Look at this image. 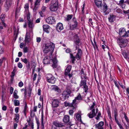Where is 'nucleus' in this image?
<instances>
[{
	"label": "nucleus",
	"instance_id": "f257e3e1",
	"mask_svg": "<svg viewBox=\"0 0 129 129\" xmlns=\"http://www.w3.org/2000/svg\"><path fill=\"white\" fill-rule=\"evenodd\" d=\"M55 47V45L53 43L49 42L46 44L43 50L44 53H47L49 52L51 54H52Z\"/></svg>",
	"mask_w": 129,
	"mask_h": 129
},
{
	"label": "nucleus",
	"instance_id": "f03ea898",
	"mask_svg": "<svg viewBox=\"0 0 129 129\" xmlns=\"http://www.w3.org/2000/svg\"><path fill=\"white\" fill-rule=\"evenodd\" d=\"M58 0H52L51 2L49 7L50 10L52 12L56 11L59 8Z\"/></svg>",
	"mask_w": 129,
	"mask_h": 129
},
{
	"label": "nucleus",
	"instance_id": "7ed1b4c3",
	"mask_svg": "<svg viewBox=\"0 0 129 129\" xmlns=\"http://www.w3.org/2000/svg\"><path fill=\"white\" fill-rule=\"evenodd\" d=\"M87 77L85 76H82L81 77V80L80 82V87L83 88L85 92H87L88 89V86L86 85V79Z\"/></svg>",
	"mask_w": 129,
	"mask_h": 129
},
{
	"label": "nucleus",
	"instance_id": "20e7f679",
	"mask_svg": "<svg viewBox=\"0 0 129 129\" xmlns=\"http://www.w3.org/2000/svg\"><path fill=\"white\" fill-rule=\"evenodd\" d=\"M82 53L81 50L80 48H78L77 49V52L75 57L72 54H70V57L72 59V63H74L75 58L77 59L78 60L80 59L81 57Z\"/></svg>",
	"mask_w": 129,
	"mask_h": 129
},
{
	"label": "nucleus",
	"instance_id": "39448f33",
	"mask_svg": "<svg viewBox=\"0 0 129 129\" xmlns=\"http://www.w3.org/2000/svg\"><path fill=\"white\" fill-rule=\"evenodd\" d=\"M95 106V103H93L92 105L91 106V109H92V112L88 113L87 115L90 118H92L95 116L96 114L97 113L98 111L97 108L96 109V112H95V109L94 106Z\"/></svg>",
	"mask_w": 129,
	"mask_h": 129
},
{
	"label": "nucleus",
	"instance_id": "423d86ee",
	"mask_svg": "<svg viewBox=\"0 0 129 129\" xmlns=\"http://www.w3.org/2000/svg\"><path fill=\"white\" fill-rule=\"evenodd\" d=\"M118 44L121 48L125 47L127 46V40L122 38H118L117 40Z\"/></svg>",
	"mask_w": 129,
	"mask_h": 129
},
{
	"label": "nucleus",
	"instance_id": "0eeeda50",
	"mask_svg": "<svg viewBox=\"0 0 129 129\" xmlns=\"http://www.w3.org/2000/svg\"><path fill=\"white\" fill-rule=\"evenodd\" d=\"M47 81L48 82L54 84L55 82L56 79L51 74H48L46 75Z\"/></svg>",
	"mask_w": 129,
	"mask_h": 129
},
{
	"label": "nucleus",
	"instance_id": "6e6552de",
	"mask_svg": "<svg viewBox=\"0 0 129 129\" xmlns=\"http://www.w3.org/2000/svg\"><path fill=\"white\" fill-rule=\"evenodd\" d=\"M27 25L29 28L28 31V32L30 33L33 34V29L34 27V25L33 24L32 21L28 20L27 21Z\"/></svg>",
	"mask_w": 129,
	"mask_h": 129
},
{
	"label": "nucleus",
	"instance_id": "1a4fd4ad",
	"mask_svg": "<svg viewBox=\"0 0 129 129\" xmlns=\"http://www.w3.org/2000/svg\"><path fill=\"white\" fill-rule=\"evenodd\" d=\"M71 22L72 24L70 26V29H71L73 30L77 27L78 25V23L75 17L73 18Z\"/></svg>",
	"mask_w": 129,
	"mask_h": 129
},
{
	"label": "nucleus",
	"instance_id": "9d476101",
	"mask_svg": "<svg viewBox=\"0 0 129 129\" xmlns=\"http://www.w3.org/2000/svg\"><path fill=\"white\" fill-rule=\"evenodd\" d=\"M70 91L69 90L64 91L62 93V98L64 100L67 99L70 93Z\"/></svg>",
	"mask_w": 129,
	"mask_h": 129
},
{
	"label": "nucleus",
	"instance_id": "9b49d317",
	"mask_svg": "<svg viewBox=\"0 0 129 129\" xmlns=\"http://www.w3.org/2000/svg\"><path fill=\"white\" fill-rule=\"evenodd\" d=\"M33 34L30 33L29 32H27L25 38V42L26 43H29L31 41V38L30 37V35H32Z\"/></svg>",
	"mask_w": 129,
	"mask_h": 129
},
{
	"label": "nucleus",
	"instance_id": "f8f14e48",
	"mask_svg": "<svg viewBox=\"0 0 129 129\" xmlns=\"http://www.w3.org/2000/svg\"><path fill=\"white\" fill-rule=\"evenodd\" d=\"M82 99V98L81 95L79 94V95L76 97L75 98V99L73 100V103L74 104L75 106L77 103H78L79 101L81 100Z\"/></svg>",
	"mask_w": 129,
	"mask_h": 129
},
{
	"label": "nucleus",
	"instance_id": "ddd939ff",
	"mask_svg": "<svg viewBox=\"0 0 129 129\" xmlns=\"http://www.w3.org/2000/svg\"><path fill=\"white\" fill-rule=\"evenodd\" d=\"M55 21L54 18L52 16L49 17L46 19V22L49 24L54 23L55 22Z\"/></svg>",
	"mask_w": 129,
	"mask_h": 129
},
{
	"label": "nucleus",
	"instance_id": "4468645a",
	"mask_svg": "<svg viewBox=\"0 0 129 129\" xmlns=\"http://www.w3.org/2000/svg\"><path fill=\"white\" fill-rule=\"evenodd\" d=\"M53 64L52 66L53 68H57L59 69L60 67L57 64V61L56 58H55L52 59Z\"/></svg>",
	"mask_w": 129,
	"mask_h": 129
},
{
	"label": "nucleus",
	"instance_id": "2eb2a0df",
	"mask_svg": "<svg viewBox=\"0 0 129 129\" xmlns=\"http://www.w3.org/2000/svg\"><path fill=\"white\" fill-rule=\"evenodd\" d=\"M104 124L103 121H100L98 124L95 125V128L98 129H104L103 127Z\"/></svg>",
	"mask_w": 129,
	"mask_h": 129
},
{
	"label": "nucleus",
	"instance_id": "dca6fc26",
	"mask_svg": "<svg viewBox=\"0 0 129 129\" xmlns=\"http://www.w3.org/2000/svg\"><path fill=\"white\" fill-rule=\"evenodd\" d=\"M59 102V101L58 100L56 99L53 100L52 103V107H58Z\"/></svg>",
	"mask_w": 129,
	"mask_h": 129
},
{
	"label": "nucleus",
	"instance_id": "f3484780",
	"mask_svg": "<svg viewBox=\"0 0 129 129\" xmlns=\"http://www.w3.org/2000/svg\"><path fill=\"white\" fill-rule=\"evenodd\" d=\"M81 112H78L75 114L74 117L75 118H76L77 120L81 122Z\"/></svg>",
	"mask_w": 129,
	"mask_h": 129
},
{
	"label": "nucleus",
	"instance_id": "a211bd4d",
	"mask_svg": "<svg viewBox=\"0 0 129 129\" xmlns=\"http://www.w3.org/2000/svg\"><path fill=\"white\" fill-rule=\"evenodd\" d=\"M43 29L44 31L47 33L49 32L50 28L49 26L47 24H44L43 25Z\"/></svg>",
	"mask_w": 129,
	"mask_h": 129
},
{
	"label": "nucleus",
	"instance_id": "6ab92c4d",
	"mask_svg": "<svg viewBox=\"0 0 129 129\" xmlns=\"http://www.w3.org/2000/svg\"><path fill=\"white\" fill-rule=\"evenodd\" d=\"M53 123L56 127H62L64 125V124L59 123V122L57 121L53 122Z\"/></svg>",
	"mask_w": 129,
	"mask_h": 129
},
{
	"label": "nucleus",
	"instance_id": "aec40b11",
	"mask_svg": "<svg viewBox=\"0 0 129 129\" xmlns=\"http://www.w3.org/2000/svg\"><path fill=\"white\" fill-rule=\"evenodd\" d=\"M12 0H7L5 4V7L7 9H8L10 7L12 4L11 2Z\"/></svg>",
	"mask_w": 129,
	"mask_h": 129
},
{
	"label": "nucleus",
	"instance_id": "412c9836",
	"mask_svg": "<svg viewBox=\"0 0 129 129\" xmlns=\"http://www.w3.org/2000/svg\"><path fill=\"white\" fill-rule=\"evenodd\" d=\"M56 29L58 32H60L61 30L63 29V27L62 24L60 23H58L57 25Z\"/></svg>",
	"mask_w": 129,
	"mask_h": 129
},
{
	"label": "nucleus",
	"instance_id": "4be33fe9",
	"mask_svg": "<svg viewBox=\"0 0 129 129\" xmlns=\"http://www.w3.org/2000/svg\"><path fill=\"white\" fill-rule=\"evenodd\" d=\"M122 54L124 57L126 59L129 63V52H127V53L123 52Z\"/></svg>",
	"mask_w": 129,
	"mask_h": 129
},
{
	"label": "nucleus",
	"instance_id": "5701e85b",
	"mask_svg": "<svg viewBox=\"0 0 129 129\" xmlns=\"http://www.w3.org/2000/svg\"><path fill=\"white\" fill-rule=\"evenodd\" d=\"M74 106H72V107L70 108V109L69 111V114L71 115H73L74 112L75 111L76 109L75 107Z\"/></svg>",
	"mask_w": 129,
	"mask_h": 129
},
{
	"label": "nucleus",
	"instance_id": "b1692460",
	"mask_svg": "<svg viewBox=\"0 0 129 129\" xmlns=\"http://www.w3.org/2000/svg\"><path fill=\"white\" fill-rule=\"evenodd\" d=\"M115 16L113 15H110V17H109L108 19L109 22H113L115 20Z\"/></svg>",
	"mask_w": 129,
	"mask_h": 129
},
{
	"label": "nucleus",
	"instance_id": "393cba45",
	"mask_svg": "<svg viewBox=\"0 0 129 129\" xmlns=\"http://www.w3.org/2000/svg\"><path fill=\"white\" fill-rule=\"evenodd\" d=\"M125 30L124 28H121L120 29L119 32V33L120 36L123 35L125 34Z\"/></svg>",
	"mask_w": 129,
	"mask_h": 129
},
{
	"label": "nucleus",
	"instance_id": "a878e982",
	"mask_svg": "<svg viewBox=\"0 0 129 129\" xmlns=\"http://www.w3.org/2000/svg\"><path fill=\"white\" fill-rule=\"evenodd\" d=\"M71 68V66H67V68L65 72V75L67 76V75L69 73L70 71Z\"/></svg>",
	"mask_w": 129,
	"mask_h": 129
},
{
	"label": "nucleus",
	"instance_id": "bb28decb",
	"mask_svg": "<svg viewBox=\"0 0 129 129\" xmlns=\"http://www.w3.org/2000/svg\"><path fill=\"white\" fill-rule=\"evenodd\" d=\"M70 120V117L68 115L64 116L63 119V121L65 123L68 122Z\"/></svg>",
	"mask_w": 129,
	"mask_h": 129
},
{
	"label": "nucleus",
	"instance_id": "cd10ccee",
	"mask_svg": "<svg viewBox=\"0 0 129 129\" xmlns=\"http://www.w3.org/2000/svg\"><path fill=\"white\" fill-rule=\"evenodd\" d=\"M43 62L45 64H47L49 63L50 60L48 57L46 56L43 59Z\"/></svg>",
	"mask_w": 129,
	"mask_h": 129
},
{
	"label": "nucleus",
	"instance_id": "c85d7f7f",
	"mask_svg": "<svg viewBox=\"0 0 129 129\" xmlns=\"http://www.w3.org/2000/svg\"><path fill=\"white\" fill-rule=\"evenodd\" d=\"M94 2L96 5L98 7L101 6L102 2V0H94Z\"/></svg>",
	"mask_w": 129,
	"mask_h": 129
},
{
	"label": "nucleus",
	"instance_id": "c756f323",
	"mask_svg": "<svg viewBox=\"0 0 129 129\" xmlns=\"http://www.w3.org/2000/svg\"><path fill=\"white\" fill-rule=\"evenodd\" d=\"M64 105L66 107L68 106L72 107V106H75V105L74 103H73V102L71 103H69L67 102H64Z\"/></svg>",
	"mask_w": 129,
	"mask_h": 129
},
{
	"label": "nucleus",
	"instance_id": "7c9ffc66",
	"mask_svg": "<svg viewBox=\"0 0 129 129\" xmlns=\"http://www.w3.org/2000/svg\"><path fill=\"white\" fill-rule=\"evenodd\" d=\"M124 0H120L118 4V5L121 6L122 8H124L125 7V5L124 4Z\"/></svg>",
	"mask_w": 129,
	"mask_h": 129
},
{
	"label": "nucleus",
	"instance_id": "2f4dec72",
	"mask_svg": "<svg viewBox=\"0 0 129 129\" xmlns=\"http://www.w3.org/2000/svg\"><path fill=\"white\" fill-rule=\"evenodd\" d=\"M44 115L43 112L41 113V127L43 129L44 128Z\"/></svg>",
	"mask_w": 129,
	"mask_h": 129
},
{
	"label": "nucleus",
	"instance_id": "473e14b6",
	"mask_svg": "<svg viewBox=\"0 0 129 129\" xmlns=\"http://www.w3.org/2000/svg\"><path fill=\"white\" fill-rule=\"evenodd\" d=\"M40 5V3L39 2H37L36 1L35 3V6L34 8L33 9V10L34 11L36 10L37 8V6H39Z\"/></svg>",
	"mask_w": 129,
	"mask_h": 129
},
{
	"label": "nucleus",
	"instance_id": "72a5a7b5",
	"mask_svg": "<svg viewBox=\"0 0 129 129\" xmlns=\"http://www.w3.org/2000/svg\"><path fill=\"white\" fill-rule=\"evenodd\" d=\"M53 89L55 91H56L58 92H61L60 89L56 86H54L53 88Z\"/></svg>",
	"mask_w": 129,
	"mask_h": 129
},
{
	"label": "nucleus",
	"instance_id": "f704fd0d",
	"mask_svg": "<svg viewBox=\"0 0 129 129\" xmlns=\"http://www.w3.org/2000/svg\"><path fill=\"white\" fill-rule=\"evenodd\" d=\"M107 10V5H104L103 6V12L106 15L109 13V12H106Z\"/></svg>",
	"mask_w": 129,
	"mask_h": 129
},
{
	"label": "nucleus",
	"instance_id": "c9c22d12",
	"mask_svg": "<svg viewBox=\"0 0 129 129\" xmlns=\"http://www.w3.org/2000/svg\"><path fill=\"white\" fill-rule=\"evenodd\" d=\"M15 115L16 117L15 118L16 122L17 123H18L19 121V115L18 114H15Z\"/></svg>",
	"mask_w": 129,
	"mask_h": 129
},
{
	"label": "nucleus",
	"instance_id": "e433bc0d",
	"mask_svg": "<svg viewBox=\"0 0 129 129\" xmlns=\"http://www.w3.org/2000/svg\"><path fill=\"white\" fill-rule=\"evenodd\" d=\"M13 102L15 106H18L19 105L20 103L19 100H14Z\"/></svg>",
	"mask_w": 129,
	"mask_h": 129
},
{
	"label": "nucleus",
	"instance_id": "4c0bfd02",
	"mask_svg": "<svg viewBox=\"0 0 129 129\" xmlns=\"http://www.w3.org/2000/svg\"><path fill=\"white\" fill-rule=\"evenodd\" d=\"M17 91L16 90H15L13 93V96L16 99H17L18 98V96L17 95Z\"/></svg>",
	"mask_w": 129,
	"mask_h": 129
},
{
	"label": "nucleus",
	"instance_id": "58836bf2",
	"mask_svg": "<svg viewBox=\"0 0 129 129\" xmlns=\"http://www.w3.org/2000/svg\"><path fill=\"white\" fill-rule=\"evenodd\" d=\"M24 8L26 12H28L29 5L28 3L25 4Z\"/></svg>",
	"mask_w": 129,
	"mask_h": 129
},
{
	"label": "nucleus",
	"instance_id": "ea45409f",
	"mask_svg": "<svg viewBox=\"0 0 129 129\" xmlns=\"http://www.w3.org/2000/svg\"><path fill=\"white\" fill-rule=\"evenodd\" d=\"M21 59L22 62L26 64H27L28 62H29L28 60L26 58H25L24 59L21 58Z\"/></svg>",
	"mask_w": 129,
	"mask_h": 129
},
{
	"label": "nucleus",
	"instance_id": "a19ab883",
	"mask_svg": "<svg viewBox=\"0 0 129 129\" xmlns=\"http://www.w3.org/2000/svg\"><path fill=\"white\" fill-rule=\"evenodd\" d=\"M124 117L127 122V125L129 126V120L125 113H124Z\"/></svg>",
	"mask_w": 129,
	"mask_h": 129
},
{
	"label": "nucleus",
	"instance_id": "79ce46f5",
	"mask_svg": "<svg viewBox=\"0 0 129 129\" xmlns=\"http://www.w3.org/2000/svg\"><path fill=\"white\" fill-rule=\"evenodd\" d=\"M28 124L31 127L32 129L34 128V124L32 122L28 121Z\"/></svg>",
	"mask_w": 129,
	"mask_h": 129
},
{
	"label": "nucleus",
	"instance_id": "37998d69",
	"mask_svg": "<svg viewBox=\"0 0 129 129\" xmlns=\"http://www.w3.org/2000/svg\"><path fill=\"white\" fill-rule=\"evenodd\" d=\"M73 17V15L72 14H70L68 15H67V17L66 20L67 21L70 20Z\"/></svg>",
	"mask_w": 129,
	"mask_h": 129
},
{
	"label": "nucleus",
	"instance_id": "c03bdc74",
	"mask_svg": "<svg viewBox=\"0 0 129 129\" xmlns=\"http://www.w3.org/2000/svg\"><path fill=\"white\" fill-rule=\"evenodd\" d=\"M128 36H129V30L127 31L126 32L125 31V34L122 36V37H127Z\"/></svg>",
	"mask_w": 129,
	"mask_h": 129
},
{
	"label": "nucleus",
	"instance_id": "a18cd8bd",
	"mask_svg": "<svg viewBox=\"0 0 129 129\" xmlns=\"http://www.w3.org/2000/svg\"><path fill=\"white\" fill-rule=\"evenodd\" d=\"M114 118H117L118 116L117 112V111L116 109L114 110Z\"/></svg>",
	"mask_w": 129,
	"mask_h": 129
},
{
	"label": "nucleus",
	"instance_id": "49530a36",
	"mask_svg": "<svg viewBox=\"0 0 129 129\" xmlns=\"http://www.w3.org/2000/svg\"><path fill=\"white\" fill-rule=\"evenodd\" d=\"M114 11L118 13H121V10L120 8H116L114 9Z\"/></svg>",
	"mask_w": 129,
	"mask_h": 129
},
{
	"label": "nucleus",
	"instance_id": "de8ad7c7",
	"mask_svg": "<svg viewBox=\"0 0 129 129\" xmlns=\"http://www.w3.org/2000/svg\"><path fill=\"white\" fill-rule=\"evenodd\" d=\"M5 15L4 14H2L1 16V19L2 21H4L5 17Z\"/></svg>",
	"mask_w": 129,
	"mask_h": 129
},
{
	"label": "nucleus",
	"instance_id": "09e8293b",
	"mask_svg": "<svg viewBox=\"0 0 129 129\" xmlns=\"http://www.w3.org/2000/svg\"><path fill=\"white\" fill-rule=\"evenodd\" d=\"M101 114L100 112H99L98 113V115L95 118L97 120H98L100 119V117L101 116Z\"/></svg>",
	"mask_w": 129,
	"mask_h": 129
},
{
	"label": "nucleus",
	"instance_id": "8fccbe9b",
	"mask_svg": "<svg viewBox=\"0 0 129 129\" xmlns=\"http://www.w3.org/2000/svg\"><path fill=\"white\" fill-rule=\"evenodd\" d=\"M27 13L26 14V15L27 17V19L28 20H28H29V19H30V14L29 12H26Z\"/></svg>",
	"mask_w": 129,
	"mask_h": 129
},
{
	"label": "nucleus",
	"instance_id": "3c124183",
	"mask_svg": "<svg viewBox=\"0 0 129 129\" xmlns=\"http://www.w3.org/2000/svg\"><path fill=\"white\" fill-rule=\"evenodd\" d=\"M2 25H5V23L4 22L2 23H0V31L3 29V27L2 26Z\"/></svg>",
	"mask_w": 129,
	"mask_h": 129
},
{
	"label": "nucleus",
	"instance_id": "603ef678",
	"mask_svg": "<svg viewBox=\"0 0 129 129\" xmlns=\"http://www.w3.org/2000/svg\"><path fill=\"white\" fill-rule=\"evenodd\" d=\"M75 43L76 44V50H77V48H78L77 47V45H79V39H78V40H76L75 41Z\"/></svg>",
	"mask_w": 129,
	"mask_h": 129
},
{
	"label": "nucleus",
	"instance_id": "864d4df0",
	"mask_svg": "<svg viewBox=\"0 0 129 129\" xmlns=\"http://www.w3.org/2000/svg\"><path fill=\"white\" fill-rule=\"evenodd\" d=\"M4 52L3 48L2 47L0 46V55L3 54Z\"/></svg>",
	"mask_w": 129,
	"mask_h": 129
},
{
	"label": "nucleus",
	"instance_id": "5fc2aeb1",
	"mask_svg": "<svg viewBox=\"0 0 129 129\" xmlns=\"http://www.w3.org/2000/svg\"><path fill=\"white\" fill-rule=\"evenodd\" d=\"M18 66L20 69H21L23 67L22 64L20 62H18Z\"/></svg>",
	"mask_w": 129,
	"mask_h": 129
},
{
	"label": "nucleus",
	"instance_id": "6e6d98bb",
	"mask_svg": "<svg viewBox=\"0 0 129 129\" xmlns=\"http://www.w3.org/2000/svg\"><path fill=\"white\" fill-rule=\"evenodd\" d=\"M115 119L116 122L118 125L119 127L121 125V124L119 123L118 120L117 119V118H115Z\"/></svg>",
	"mask_w": 129,
	"mask_h": 129
},
{
	"label": "nucleus",
	"instance_id": "4d7b16f0",
	"mask_svg": "<svg viewBox=\"0 0 129 129\" xmlns=\"http://www.w3.org/2000/svg\"><path fill=\"white\" fill-rule=\"evenodd\" d=\"M115 119L116 122L118 125L119 127L121 125V124L119 123L118 120L117 119V118H115Z\"/></svg>",
	"mask_w": 129,
	"mask_h": 129
},
{
	"label": "nucleus",
	"instance_id": "13d9d810",
	"mask_svg": "<svg viewBox=\"0 0 129 129\" xmlns=\"http://www.w3.org/2000/svg\"><path fill=\"white\" fill-rule=\"evenodd\" d=\"M23 83L22 81H21L19 82V83H18V86L20 87H22L23 86Z\"/></svg>",
	"mask_w": 129,
	"mask_h": 129
},
{
	"label": "nucleus",
	"instance_id": "bf43d9fd",
	"mask_svg": "<svg viewBox=\"0 0 129 129\" xmlns=\"http://www.w3.org/2000/svg\"><path fill=\"white\" fill-rule=\"evenodd\" d=\"M46 7L44 6H43L42 8V11H41L43 12H44L46 10Z\"/></svg>",
	"mask_w": 129,
	"mask_h": 129
},
{
	"label": "nucleus",
	"instance_id": "052dcab7",
	"mask_svg": "<svg viewBox=\"0 0 129 129\" xmlns=\"http://www.w3.org/2000/svg\"><path fill=\"white\" fill-rule=\"evenodd\" d=\"M28 96H29V97H30V94L31 91V89L29 88L28 89Z\"/></svg>",
	"mask_w": 129,
	"mask_h": 129
},
{
	"label": "nucleus",
	"instance_id": "680f3d73",
	"mask_svg": "<svg viewBox=\"0 0 129 129\" xmlns=\"http://www.w3.org/2000/svg\"><path fill=\"white\" fill-rule=\"evenodd\" d=\"M43 12L42 11H40L39 12V13L40 14V15L41 17H43L44 16V14L43 13Z\"/></svg>",
	"mask_w": 129,
	"mask_h": 129
},
{
	"label": "nucleus",
	"instance_id": "e2e57ef3",
	"mask_svg": "<svg viewBox=\"0 0 129 129\" xmlns=\"http://www.w3.org/2000/svg\"><path fill=\"white\" fill-rule=\"evenodd\" d=\"M37 76V74L36 73H35L34 74V76H33V81H35L36 78Z\"/></svg>",
	"mask_w": 129,
	"mask_h": 129
},
{
	"label": "nucleus",
	"instance_id": "0e129e2a",
	"mask_svg": "<svg viewBox=\"0 0 129 129\" xmlns=\"http://www.w3.org/2000/svg\"><path fill=\"white\" fill-rule=\"evenodd\" d=\"M27 63L28 64L26 65V67L27 69V70H28L29 69L30 67V62H28Z\"/></svg>",
	"mask_w": 129,
	"mask_h": 129
},
{
	"label": "nucleus",
	"instance_id": "69168bd1",
	"mask_svg": "<svg viewBox=\"0 0 129 129\" xmlns=\"http://www.w3.org/2000/svg\"><path fill=\"white\" fill-rule=\"evenodd\" d=\"M4 59V58H2L0 59V66H1Z\"/></svg>",
	"mask_w": 129,
	"mask_h": 129
},
{
	"label": "nucleus",
	"instance_id": "338daca9",
	"mask_svg": "<svg viewBox=\"0 0 129 129\" xmlns=\"http://www.w3.org/2000/svg\"><path fill=\"white\" fill-rule=\"evenodd\" d=\"M24 52L26 53L28 52V49L27 47H25L23 49Z\"/></svg>",
	"mask_w": 129,
	"mask_h": 129
},
{
	"label": "nucleus",
	"instance_id": "774afa93",
	"mask_svg": "<svg viewBox=\"0 0 129 129\" xmlns=\"http://www.w3.org/2000/svg\"><path fill=\"white\" fill-rule=\"evenodd\" d=\"M14 90L13 88L12 87H11L10 88V92L11 94H12Z\"/></svg>",
	"mask_w": 129,
	"mask_h": 129
}]
</instances>
